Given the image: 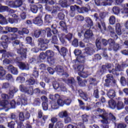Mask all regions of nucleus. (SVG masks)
<instances>
[{"label":"nucleus","mask_w":128,"mask_h":128,"mask_svg":"<svg viewBox=\"0 0 128 128\" xmlns=\"http://www.w3.org/2000/svg\"><path fill=\"white\" fill-rule=\"evenodd\" d=\"M55 70L58 72H64V70L62 69V67L58 66L55 68Z\"/></svg>","instance_id":"nucleus-45"},{"label":"nucleus","mask_w":128,"mask_h":128,"mask_svg":"<svg viewBox=\"0 0 128 128\" xmlns=\"http://www.w3.org/2000/svg\"><path fill=\"white\" fill-rule=\"evenodd\" d=\"M39 46H40L41 50H46L48 48V44L50 41L46 39L40 38L38 40Z\"/></svg>","instance_id":"nucleus-2"},{"label":"nucleus","mask_w":128,"mask_h":128,"mask_svg":"<svg viewBox=\"0 0 128 128\" xmlns=\"http://www.w3.org/2000/svg\"><path fill=\"white\" fill-rule=\"evenodd\" d=\"M112 12L115 14H120V8L118 7L114 6L112 8Z\"/></svg>","instance_id":"nucleus-40"},{"label":"nucleus","mask_w":128,"mask_h":128,"mask_svg":"<svg viewBox=\"0 0 128 128\" xmlns=\"http://www.w3.org/2000/svg\"><path fill=\"white\" fill-rule=\"evenodd\" d=\"M122 67L120 66L117 64L116 66V70L114 69L112 70V71L109 70L110 72H112L114 74H116V76H118L119 74L118 72H120L122 70Z\"/></svg>","instance_id":"nucleus-11"},{"label":"nucleus","mask_w":128,"mask_h":128,"mask_svg":"<svg viewBox=\"0 0 128 128\" xmlns=\"http://www.w3.org/2000/svg\"><path fill=\"white\" fill-rule=\"evenodd\" d=\"M94 2L96 6H110L112 4V1L110 0H106L104 1L100 4V0H96L94 1Z\"/></svg>","instance_id":"nucleus-14"},{"label":"nucleus","mask_w":128,"mask_h":128,"mask_svg":"<svg viewBox=\"0 0 128 128\" xmlns=\"http://www.w3.org/2000/svg\"><path fill=\"white\" fill-rule=\"evenodd\" d=\"M76 19H77L78 20H80V22H82L84 20V16L79 15L76 16Z\"/></svg>","instance_id":"nucleus-63"},{"label":"nucleus","mask_w":128,"mask_h":128,"mask_svg":"<svg viewBox=\"0 0 128 128\" xmlns=\"http://www.w3.org/2000/svg\"><path fill=\"white\" fill-rule=\"evenodd\" d=\"M92 36H94L92 31L90 30H87L84 34L85 38H90Z\"/></svg>","instance_id":"nucleus-21"},{"label":"nucleus","mask_w":128,"mask_h":128,"mask_svg":"<svg viewBox=\"0 0 128 128\" xmlns=\"http://www.w3.org/2000/svg\"><path fill=\"white\" fill-rule=\"evenodd\" d=\"M60 6L62 8H66V6H68V3L66 2V0L62 1L60 3Z\"/></svg>","instance_id":"nucleus-51"},{"label":"nucleus","mask_w":128,"mask_h":128,"mask_svg":"<svg viewBox=\"0 0 128 128\" xmlns=\"http://www.w3.org/2000/svg\"><path fill=\"white\" fill-rule=\"evenodd\" d=\"M117 110H122L124 108V104L122 102H119L116 105Z\"/></svg>","instance_id":"nucleus-37"},{"label":"nucleus","mask_w":128,"mask_h":128,"mask_svg":"<svg viewBox=\"0 0 128 128\" xmlns=\"http://www.w3.org/2000/svg\"><path fill=\"white\" fill-rule=\"evenodd\" d=\"M46 54L48 64H54V59L52 58V56H54V52L50 50H48L46 51Z\"/></svg>","instance_id":"nucleus-3"},{"label":"nucleus","mask_w":128,"mask_h":128,"mask_svg":"<svg viewBox=\"0 0 128 128\" xmlns=\"http://www.w3.org/2000/svg\"><path fill=\"white\" fill-rule=\"evenodd\" d=\"M71 12H74V10H78H78H80V7L74 5L70 6Z\"/></svg>","instance_id":"nucleus-46"},{"label":"nucleus","mask_w":128,"mask_h":128,"mask_svg":"<svg viewBox=\"0 0 128 128\" xmlns=\"http://www.w3.org/2000/svg\"><path fill=\"white\" fill-rule=\"evenodd\" d=\"M116 32L118 36H120L122 34V29L120 28V24H116Z\"/></svg>","instance_id":"nucleus-27"},{"label":"nucleus","mask_w":128,"mask_h":128,"mask_svg":"<svg viewBox=\"0 0 128 128\" xmlns=\"http://www.w3.org/2000/svg\"><path fill=\"white\" fill-rule=\"evenodd\" d=\"M78 68L80 72H78V75L80 76H82V78H88V73L82 72V70H84V66H78Z\"/></svg>","instance_id":"nucleus-8"},{"label":"nucleus","mask_w":128,"mask_h":128,"mask_svg":"<svg viewBox=\"0 0 128 128\" xmlns=\"http://www.w3.org/2000/svg\"><path fill=\"white\" fill-rule=\"evenodd\" d=\"M46 58V55L44 53H41L40 56V60H44Z\"/></svg>","instance_id":"nucleus-59"},{"label":"nucleus","mask_w":128,"mask_h":128,"mask_svg":"<svg viewBox=\"0 0 128 128\" xmlns=\"http://www.w3.org/2000/svg\"><path fill=\"white\" fill-rule=\"evenodd\" d=\"M110 36L112 38H114V40H116V38H118V36H116V34L114 33V32H113L114 29H112V28H110Z\"/></svg>","instance_id":"nucleus-34"},{"label":"nucleus","mask_w":128,"mask_h":128,"mask_svg":"<svg viewBox=\"0 0 128 128\" xmlns=\"http://www.w3.org/2000/svg\"><path fill=\"white\" fill-rule=\"evenodd\" d=\"M77 80L80 86H86V80H84V81H82V80H80V76L77 77Z\"/></svg>","instance_id":"nucleus-26"},{"label":"nucleus","mask_w":128,"mask_h":128,"mask_svg":"<svg viewBox=\"0 0 128 128\" xmlns=\"http://www.w3.org/2000/svg\"><path fill=\"white\" fill-rule=\"evenodd\" d=\"M1 106L4 108H10V106H11L12 108H16V101L12 100L10 102V104L8 100H4L2 102H1Z\"/></svg>","instance_id":"nucleus-6"},{"label":"nucleus","mask_w":128,"mask_h":128,"mask_svg":"<svg viewBox=\"0 0 128 128\" xmlns=\"http://www.w3.org/2000/svg\"><path fill=\"white\" fill-rule=\"evenodd\" d=\"M86 20L90 26H92L94 24L92 23V21L90 18L88 17L86 18Z\"/></svg>","instance_id":"nucleus-39"},{"label":"nucleus","mask_w":128,"mask_h":128,"mask_svg":"<svg viewBox=\"0 0 128 128\" xmlns=\"http://www.w3.org/2000/svg\"><path fill=\"white\" fill-rule=\"evenodd\" d=\"M85 51L86 54H92L94 52V48H86Z\"/></svg>","instance_id":"nucleus-31"},{"label":"nucleus","mask_w":128,"mask_h":128,"mask_svg":"<svg viewBox=\"0 0 128 128\" xmlns=\"http://www.w3.org/2000/svg\"><path fill=\"white\" fill-rule=\"evenodd\" d=\"M110 44V48H112L114 50H118L120 48V46L118 44H114V41L112 39H110L108 41Z\"/></svg>","instance_id":"nucleus-13"},{"label":"nucleus","mask_w":128,"mask_h":128,"mask_svg":"<svg viewBox=\"0 0 128 128\" xmlns=\"http://www.w3.org/2000/svg\"><path fill=\"white\" fill-rule=\"evenodd\" d=\"M17 64L20 68V70H28V64H24L22 62H18Z\"/></svg>","instance_id":"nucleus-17"},{"label":"nucleus","mask_w":128,"mask_h":128,"mask_svg":"<svg viewBox=\"0 0 128 128\" xmlns=\"http://www.w3.org/2000/svg\"><path fill=\"white\" fill-rule=\"evenodd\" d=\"M58 36L61 42H62V44H64V36L60 34L58 35Z\"/></svg>","instance_id":"nucleus-55"},{"label":"nucleus","mask_w":128,"mask_h":128,"mask_svg":"<svg viewBox=\"0 0 128 128\" xmlns=\"http://www.w3.org/2000/svg\"><path fill=\"white\" fill-rule=\"evenodd\" d=\"M7 30L8 32H16V31L18 30V28H8Z\"/></svg>","instance_id":"nucleus-42"},{"label":"nucleus","mask_w":128,"mask_h":128,"mask_svg":"<svg viewBox=\"0 0 128 128\" xmlns=\"http://www.w3.org/2000/svg\"><path fill=\"white\" fill-rule=\"evenodd\" d=\"M121 12L122 14H128V8L122 9Z\"/></svg>","instance_id":"nucleus-64"},{"label":"nucleus","mask_w":128,"mask_h":128,"mask_svg":"<svg viewBox=\"0 0 128 128\" xmlns=\"http://www.w3.org/2000/svg\"><path fill=\"white\" fill-rule=\"evenodd\" d=\"M7 70L13 74H18V70L16 69V68L14 67L12 65H9L7 67Z\"/></svg>","instance_id":"nucleus-18"},{"label":"nucleus","mask_w":128,"mask_h":128,"mask_svg":"<svg viewBox=\"0 0 128 128\" xmlns=\"http://www.w3.org/2000/svg\"><path fill=\"white\" fill-rule=\"evenodd\" d=\"M74 54L76 56H80L82 54V51L78 49H76L74 51Z\"/></svg>","instance_id":"nucleus-56"},{"label":"nucleus","mask_w":128,"mask_h":128,"mask_svg":"<svg viewBox=\"0 0 128 128\" xmlns=\"http://www.w3.org/2000/svg\"><path fill=\"white\" fill-rule=\"evenodd\" d=\"M109 22L110 24H116V17L114 16H111L110 18Z\"/></svg>","instance_id":"nucleus-35"},{"label":"nucleus","mask_w":128,"mask_h":128,"mask_svg":"<svg viewBox=\"0 0 128 128\" xmlns=\"http://www.w3.org/2000/svg\"><path fill=\"white\" fill-rule=\"evenodd\" d=\"M79 94L80 98H82L84 100H88L86 93L82 92V90H79Z\"/></svg>","instance_id":"nucleus-25"},{"label":"nucleus","mask_w":128,"mask_h":128,"mask_svg":"<svg viewBox=\"0 0 128 128\" xmlns=\"http://www.w3.org/2000/svg\"><path fill=\"white\" fill-rule=\"evenodd\" d=\"M68 112L66 111H62L60 112L58 114V116L60 118H66V116H68Z\"/></svg>","instance_id":"nucleus-30"},{"label":"nucleus","mask_w":128,"mask_h":128,"mask_svg":"<svg viewBox=\"0 0 128 128\" xmlns=\"http://www.w3.org/2000/svg\"><path fill=\"white\" fill-rule=\"evenodd\" d=\"M31 10L33 14H36L38 12V6L32 5L31 6Z\"/></svg>","instance_id":"nucleus-36"},{"label":"nucleus","mask_w":128,"mask_h":128,"mask_svg":"<svg viewBox=\"0 0 128 128\" xmlns=\"http://www.w3.org/2000/svg\"><path fill=\"white\" fill-rule=\"evenodd\" d=\"M72 44L74 46L77 47L78 46V39H74L73 40Z\"/></svg>","instance_id":"nucleus-52"},{"label":"nucleus","mask_w":128,"mask_h":128,"mask_svg":"<svg viewBox=\"0 0 128 128\" xmlns=\"http://www.w3.org/2000/svg\"><path fill=\"white\" fill-rule=\"evenodd\" d=\"M58 38L56 37V36H53L52 38V44H58Z\"/></svg>","instance_id":"nucleus-50"},{"label":"nucleus","mask_w":128,"mask_h":128,"mask_svg":"<svg viewBox=\"0 0 128 128\" xmlns=\"http://www.w3.org/2000/svg\"><path fill=\"white\" fill-rule=\"evenodd\" d=\"M100 38H98L96 40V46L98 48H99V50H100L101 46H100Z\"/></svg>","instance_id":"nucleus-49"},{"label":"nucleus","mask_w":128,"mask_h":128,"mask_svg":"<svg viewBox=\"0 0 128 128\" xmlns=\"http://www.w3.org/2000/svg\"><path fill=\"white\" fill-rule=\"evenodd\" d=\"M46 31L47 32L48 38H50L52 36V30L50 28H46Z\"/></svg>","instance_id":"nucleus-48"},{"label":"nucleus","mask_w":128,"mask_h":128,"mask_svg":"<svg viewBox=\"0 0 128 128\" xmlns=\"http://www.w3.org/2000/svg\"><path fill=\"white\" fill-rule=\"evenodd\" d=\"M52 16L50 14H46L44 16L45 22H52Z\"/></svg>","instance_id":"nucleus-29"},{"label":"nucleus","mask_w":128,"mask_h":128,"mask_svg":"<svg viewBox=\"0 0 128 128\" xmlns=\"http://www.w3.org/2000/svg\"><path fill=\"white\" fill-rule=\"evenodd\" d=\"M88 12V9L86 8H80V9H78V12H80V14H82V12Z\"/></svg>","instance_id":"nucleus-38"},{"label":"nucleus","mask_w":128,"mask_h":128,"mask_svg":"<svg viewBox=\"0 0 128 128\" xmlns=\"http://www.w3.org/2000/svg\"><path fill=\"white\" fill-rule=\"evenodd\" d=\"M53 86L55 90H58L60 88V84L58 82H54L53 84Z\"/></svg>","instance_id":"nucleus-58"},{"label":"nucleus","mask_w":128,"mask_h":128,"mask_svg":"<svg viewBox=\"0 0 128 128\" xmlns=\"http://www.w3.org/2000/svg\"><path fill=\"white\" fill-rule=\"evenodd\" d=\"M0 12H4L6 10H8V7L6 6H1L0 7Z\"/></svg>","instance_id":"nucleus-53"},{"label":"nucleus","mask_w":128,"mask_h":128,"mask_svg":"<svg viewBox=\"0 0 128 128\" xmlns=\"http://www.w3.org/2000/svg\"><path fill=\"white\" fill-rule=\"evenodd\" d=\"M34 23L35 24L38 26H42L43 24L42 20V16H37L34 20Z\"/></svg>","instance_id":"nucleus-19"},{"label":"nucleus","mask_w":128,"mask_h":128,"mask_svg":"<svg viewBox=\"0 0 128 128\" xmlns=\"http://www.w3.org/2000/svg\"><path fill=\"white\" fill-rule=\"evenodd\" d=\"M25 92H26L28 94H34V88L32 86L28 88H26Z\"/></svg>","instance_id":"nucleus-32"},{"label":"nucleus","mask_w":128,"mask_h":128,"mask_svg":"<svg viewBox=\"0 0 128 128\" xmlns=\"http://www.w3.org/2000/svg\"><path fill=\"white\" fill-rule=\"evenodd\" d=\"M6 4L9 6L11 8H20L22 4V0H16V1H10L8 0L6 2Z\"/></svg>","instance_id":"nucleus-4"},{"label":"nucleus","mask_w":128,"mask_h":128,"mask_svg":"<svg viewBox=\"0 0 128 128\" xmlns=\"http://www.w3.org/2000/svg\"><path fill=\"white\" fill-rule=\"evenodd\" d=\"M90 84H92L93 86H96L98 84V82L94 78L90 79Z\"/></svg>","instance_id":"nucleus-43"},{"label":"nucleus","mask_w":128,"mask_h":128,"mask_svg":"<svg viewBox=\"0 0 128 128\" xmlns=\"http://www.w3.org/2000/svg\"><path fill=\"white\" fill-rule=\"evenodd\" d=\"M17 52L21 55L22 58L17 59L18 60H22V59L26 58V49L24 50V48H20L18 50Z\"/></svg>","instance_id":"nucleus-7"},{"label":"nucleus","mask_w":128,"mask_h":128,"mask_svg":"<svg viewBox=\"0 0 128 128\" xmlns=\"http://www.w3.org/2000/svg\"><path fill=\"white\" fill-rule=\"evenodd\" d=\"M20 40H14L12 42V45L14 46H16L18 44H20Z\"/></svg>","instance_id":"nucleus-57"},{"label":"nucleus","mask_w":128,"mask_h":128,"mask_svg":"<svg viewBox=\"0 0 128 128\" xmlns=\"http://www.w3.org/2000/svg\"><path fill=\"white\" fill-rule=\"evenodd\" d=\"M1 40L2 42V46H3L4 48H8V38L6 35L3 36L1 38Z\"/></svg>","instance_id":"nucleus-9"},{"label":"nucleus","mask_w":128,"mask_h":128,"mask_svg":"<svg viewBox=\"0 0 128 128\" xmlns=\"http://www.w3.org/2000/svg\"><path fill=\"white\" fill-rule=\"evenodd\" d=\"M58 18L60 20H64V14L62 13L58 14Z\"/></svg>","instance_id":"nucleus-61"},{"label":"nucleus","mask_w":128,"mask_h":128,"mask_svg":"<svg viewBox=\"0 0 128 128\" xmlns=\"http://www.w3.org/2000/svg\"><path fill=\"white\" fill-rule=\"evenodd\" d=\"M46 34V31L44 30H42L40 31V30H36L34 32V36L35 38H40V34L42 33Z\"/></svg>","instance_id":"nucleus-24"},{"label":"nucleus","mask_w":128,"mask_h":128,"mask_svg":"<svg viewBox=\"0 0 128 128\" xmlns=\"http://www.w3.org/2000/svg\"><path fill=\"white\" fill-rule=\"evenodd\" d=\"M57 103L58 104L54 102H51L50 106L52 110H57V108H58V106H62L64 105V101L61 98L58 100Z\"/></svg>","instance_id":"nucleus-5"},{"label":"nucleus","mask_w":128,"mask_h":128,"mask_svg":"<svg viewBox=\"0 0 128 128\" xmlns=\"http://www.w3.org/2000/svg\"><path fill=\"white\" fill-rule=\"evenodd\" d=\"M8 126L10 128H14V122H11L8 124Z\"/></svg>","instance_id":"nucleus-62"},{"label":"nucleus","mask_w":128,"mask_h":128,"mask_svg":"<svg viewBox=\"0 0 128 128\" xmlns=\"http://www.w3.org/2000/svg\"><path fill=\"white\" fill-rule=\"evenodd\" d=\"M107 96L110 98H114L116 96V92L114 90H110L107 93Z\"/></svg>","instance_id":"nucleus-23"},{"label":"nucleus","mask_w":128,"mask_h":128,"mask_svg":"<svg viewBox=\"0 0 128 128\" xmlns=\"http://www.w3.org/2000/svg\"><path fill=\"white\" fill-rule=\"evenodd\" d=\"M60 26L63 30H66V24L64 22L61 21L60 22Z\"/></svg>","instance_id":"nucleus-41"},{"label":"nucleus","mask_w":128,"mask_h":128,"mask_svg":"<svg viewBox=\"0 0 128 128\" xmlns=\"http://www.w3.org/2000/svg\"><path fill=\"white\" fill-rule=\"evenodd\" d=\"M18 92V89L16 88H14L12 90H10V92H9V98H14V92Z\"/></svg>","instance_id":"nucleus-33"},{"label":"nucleus","mask_w":128,"mask_h":128,"mask_svg":"<svg viewBox=\"0 0 128 128\" xmlns=\"http://www.w3.org/2000/svg\"><path fill=\"white\" fill-rule=\"evenodd\" d=\"M64 128V124L62 122H58L56 124V128Z\"/></svg>","instance_id":"nucleus-54"},{"label":"nucleus","mask_w":128,"mask_h":128,"mask_svg":"<svg viewBox=\"0 0 128 128\" xmlns=\"http://www.w3.org/2000/svg\"><path fill=\"white\" fill-rule=\"evenodd\" d=\"M6 74V71L2 67L0 66V76H4Z\"/></svg>","instance_id":"nucleus-47"},{"label":"nucleus","mask_w":128,"mask_h":128,"mask_svg":"<svg viewBox=\"0 0 128 128\" xmlns=\"http://www.w3.org/2000/svg\"><path fill=\"white\" fill-rule=\"evenodd\" d=\"M28 99L26 98V97H24L22 98L20 102H17L18 106H20L21 104L22 106H26V104H28Z\"/></svg>","instance_id":"nucleus-22"},{"label":"nucleus","mask_w":128,"mask_h":128,"mask_svg":"<svg viewBox=\"0 0 128 128\" xmlns=\"http://www.w3.org/2000/svg\"><path fill=\"white\" fill-rule=\"evenodd\" d=\"M97 114H100V116L102 118V120H101L102 122V124H108V114H106V112L104 111V110H102L100 108H98L96 110Z\"/></svg>","instance_id":"nucleus-1"},{"label":"nucleus","mask_w":128,"mask_h":128,"mask_svg":"<svg viewBox=\"0 0 128 128\" xmlns=\"http://www.w3.org/2000/svg\"><path fill=\"white\" fill-rule=\"evenodd\" d=\"M42 106L44 110H48V103H46V102H43L42 104Z\"/></svg>","instance_id":"nucleus-44"},{"label":"nucleus","mask_w":128,"mask_h":128,"mask_svg":"<svg viewBox=\"0 0 128 128\" xmlns=\"http://www.w3.org/2000/svg\"><path fill=\"white\" fill-rule=\"evenodd\" d=\"M107 79H106L105 82L106 84H105V86H108V84H110V82H114V84H116V80H114V77L112 74H108L106 76Z\"/></svg>","instance_id":"nucleus-16"},{"label":"nucleus","mask_w":128,"mask_h":128,"mask_svg":"<svg viewBox=\"0 0 128 128\" xmlns=\"http://www.w3.org/2000/svg\"><path fill=\"white\" fill-rule=\"evenodd\" d=\"M54 47L56 48V50H58V52L60 53L61 56H66V52H68V50H66V48L63 47L61 48L60 51L58 46H54Z\"/></svg>","instance_id":"nucleus-20"},{"label":"nucleus","mask_w":128,"mask_h":128,"mask_svg":"<svg viewBox=\"0 0 128 128\" xmlns=\"http://www.w3.org/2000/svg\"><path fill=\"white\" fill-rule=\"evenodd\" d=\"M108 104L109 106L112 110L114 108H116V102L114 100H110L108 102Z\"/></svg>","instance_id":"nucleus-28"},{"label":"nucleus","mask_w":128,"mask_h":128,"mask_svg":"<svg viewBox=\"0 0 128 128\" xmlns=\"http://www.w3.org/2000/svg\"><path fill=\"white\" fill-rule=\"evenodd\" d=\"M98 28L100 30V32L104 34V31L106 30V23L104 22L100 21L97 24Z\"/></svg>","instance_id":"nucleus-10"},{"label":"nucleus","mask_w":128,"mask_h":128,"mask_svg":"<svg viewBox=\"0 0 128 128\" xmlns=\"http://www.w3.org/2000/svg\"><path fill=\"white\" fill-rule=\"evenodd\" d=\"M30 116V113L28 112H26L24 116V112H21L19 114V120L20 122H24V118H29Z\"/></svg>","instance_id":"nucleus-15"},{"label":"nucleus","mask_w":128,"mask_h":128,"mask_svg":"<svg viewBox=\"0 0 128 128\" xmlns=\"http://www.w3.org/2000/svg\"><path fill=\"white\" fill-rule=\"evenodd\" d=\"M26 42H27V44H32V38L30 36L26 37Z\"/></svg>","instance_id":"nucleus-60"},{"label":"nucleus","mask_w":128,"mask_h":128,"mask_svg":"<svg viewBox=\"0 0 128 128\" xmlns=\"http://www.w3.org/2000/svg\"><path fill=\"white\" fill-rule=\"evenodd\" d=\"M20 10L22 12L20 14V16L22 20H26V6H23L20 8Z\"/></svg>","instance_id":"nucleus-12"}]
</instances>
